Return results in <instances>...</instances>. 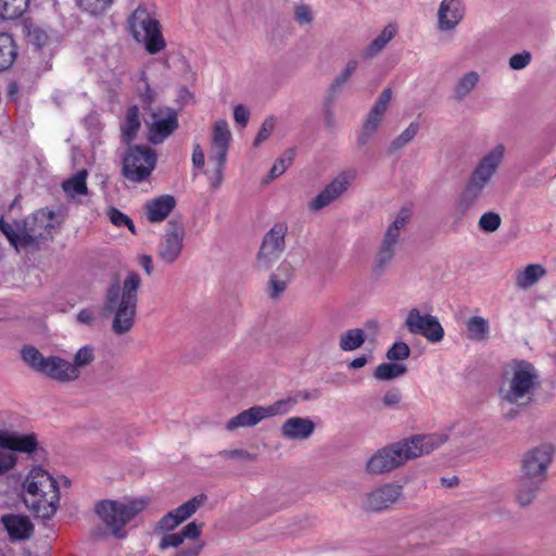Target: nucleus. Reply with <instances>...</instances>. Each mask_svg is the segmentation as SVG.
<instances>
[{
    "label": "nucleus",
    "instance_id": "obj_1",
    "mask_svg": "<svg viewBox=\"0 0 556 556\" xmlns=\"http://www.w3.org/2000/svg\"><path fill=\"white\" fill-rule=\"evenodd\" d=\"M446 440V434L431 433L415 435L390 444L378 450L367 460L366 470L372 475L389 472L409 459L431 453L444 444Z\"/></svg>",
    "mask_w": 556,
    "mask_h": 556
},
{
    "label": "nucleus",
    "instance_id": "obj_2",
    "mask_svg": "<svg viewBox=\"0 0 556 556\" xmlns=\"http://www.w3.org/2000/svg\"><path fill=\"white\" fill-rule=\"evenodd\" d=\"M554 450L543 444L526 452L516 480V501L521 507L531 505L547 480Z\"/></svg>",
    "mask_w": 556,
    "mask_h": 556
},
{
    "label": "nucleus",
    "instance_id": "obj_3",
    "mask_svg": "<svg viewBox=\"0 0 556 556\" xmlns=\"http://www.w3.org/2000/svg\"><path fill=\"white\" fill-rule=\"evenodd\" d=\"M539 386L540 376L532 363L511 359L503 369L498 396L508 404L526 406L533 401Z\"/></svg>",
    "mask_w": 556,
    "mask_h": 556
},
{
    "label": "nucleus",
    "instance_id": "obj_4",
    "mask_svg": "<svg viewBox=\"0 0 556 556\" xmlns=\"http://www.w3.org/2000/svg\"><path fill=\"white\" fill-rule=\"evenodd\" d=\"M138 276L131 273L124 281L123 287L114 282L108 289L102 307V315L114 313L112 329L117 334H123L131 329L137 308Z\"/></svg>",
    "mask_w": 556,
    "mask_h": 556
},
{
    "label": "nucleus",
    "instance_id": "obj_5",
    "mask_svg": "<svg viewBox=\"0 0 556 556\" xmlns=\"http://www.w3.org/2000/svg\"><path fill=\"white\" fill-rule=\"evenodd\" d=\"M23 502L37 517L50 519L60 502L58 482L41 467L33 468L23 483Z\"/></svg>",
    "mask_w": 556,
    "mask_h": 556
},
{
    "label": "nucleus",
    "instance_id": "obj_6",
    "mask_svg": "<svg viewBox=\"0 0 556 556\" xmlns=\"http://www.w3.org/2000/svg\"><path fill=\"white\" fill-rule=\"evenodd\" d=\"M94 510L104 526H98L94 529L93 535L98 538L106 535H113L117 539L125 538V526L137 514V509L134 505L110 500L99 502L96 505Z\"/></svg>",
    "mask_w": 556,
    "mask_h": 556
},
{
    "label": "nucleus",
    "instance_id": "obj_7",
    "mask_svg": "<svg viewBox=\"0 0 556 556\" xmlns=\"http://www.w3.org/2000/svg\"><path fill=\"white\" fill-rule=\"evenodd\" d=\"M138 129V108L134 105L128 110L122 126V142L128 146L122 159V173L125 178L136 182L139 181V146H130V142L136 138Z\"/></svg>",
    "mask_w": 556,
    "mask_h": 556
},
{
    "label": "nucleus",
    "instance_id": "obj_8",
    "mask_svg": "<svg viewBox=\"0 0 556 556\" xmlns=\"http://www.w3.org/2000/svg\"><path fill=\"white\" fill-rule=\"evenodd\" d=\"M54 218V212L39 210L21 222L22 248H37L42 241L51 239Z\"/></svg>",
    "mask_w": 556,
    "mask_h": 556
},
{
    "label": "nucleus",
    "instance_id": "obj_9",
    "mask_svg": "<svg viewBox=\"0 0 556 556\" xmlns=\"http://www.w3.org/2000/svg\"><path fill=\"white\" fill-rule=\"evenodd\" d=\"M146 126L148 141L162 144L178 128V113L169 106H156L151 109Z\"/></svg>",
    "mask_w": 556,
    "mask_h": 556
},
{
    "label": "nucleus",
    "instance_id": "obj_10",
    "mask_svg": "<svg viewBox=\"0 0 556 556\" xmlns=\"http://www.w3.org/2000/svg\"><path fill=\"white\" fill-rule=\"evenodd\" d=\"M288 227L283 223L275 224L264 236L257 253L256 264L260 269L267 270L280 257L286 249Z\"/></svg>",
    "mask_w": 556,
    "mask_h": 556
},
{
    "label": "nucleus",
    "instance_id": "obj_11",
    "mask_svg": "<svg viewBox=\"0 0 556 556\" xmlns=\"http://www.w3.org/2000/svg\"><path fill=\"white\" fill-rule=\"evenodd\" d=\"M186 230L180 217L172 218L159 244V258L165 264H173L181 255Z\"/></svg>",
    "mask_w": 556,
    "mask_h": 556
},
{
    "label": "nucleus",
    "instance_id": "obj_12",
    "mask_svg": "<svg viewBox=\"0 0 556 556\" xmlns=\"http://www.w3.org/2000/svg\"><path fill=\"white\" fill-rule=\"evenodd\" d=\"M405 327L409 333L421 336L431 343H438L444 338V329L438 317L431 314H421L416 307L407 313Z\"/></svg>",
    "mask_w": 556,
    "mask_h": 556
},
{
    "label": "nucleus",
    "instance_id": "obj_13",
    "mask_svg": "<svg viewBox=\"0 0 556 556\" xmlns=\"http://www.w3.org/2000/svg\"><path fill=\"white\" fill-rule=\"evenodd\" d=\"M505 148L497 144L485 154L471 173L466 186L482 193L484 187L490 182L504 159Z\"/></svg>",
    "mask_w": 556,
    "mask_h": 556
},
{
    "label": "nucleus",
    "instance_id": "obj_14",
    "mask_svg": "<svg viewBox=\"0 0 556 556\" xmlns=\"http://www.w3.org/2000/svg\"><path fill=\"white\" fill-rule=\"evenodd\" d=\"M143 13L146 16L141 17V46L149 55H157L167 47L163 28L160 21L141 7V14Z\"/></svg>",
    "mask_w": 556,
    "mask_h": 556
},
{
    "label": "nucleus",
    "instance_id": "obj_15",
    "mask_svg": "<svg viewBox=\"0 0 556 556\" xmlns=\"http://www.w3.org/2000/svg\"><path fill=\"white\" fill-rule=\"evenodd\" d=\"M206 501V495L193 496L177 508L165 514L156 523L155 531L165 532L174 530L185 520L190 518Z\"/></svg>",
    "mask_w": 556,
    "mask_h": 556
},
{
    "label": "nucleus",
    "instance_id": "obj_16",
    "mask_svg": "<svg viewBox=\"0 0 556 556\" xmlns=\"http://www.w3.org/2000/svg\"><path fill=\"white\" fill-rule=\"evenodd\" d=\"M402 493V486L399 484H383L366 495L364 508L370 511H381L393 505Z\"/></svg>",
    "mask_w": 556,
    "mask_h": 556
},
{
    "label": "nucleus",
    "instance_id": "obj_17",
    "mask_svg": "<svg viewBox=\"0 0 556 556\" xmlns=\"http://www.w3.org/2000/svg\"><path fill=\"white\" fill-rule=\"evenodd\" d=\"M350 180L351 176L348 173L339 174L309 202V210L319 211L332 203L348 190Z\"/></svg>",
    "mask_w": 556,
    "mask_h": 556
},
{
    "label": "nucleus",
    "instance_id": "obj_18",
    "mask_svg": "<svg viewBox=\"0 0 556 556\" xmlns=\"http://www.w3.org/2000/svg\"><path fill=\"white\" fill-rule=\"evenodd\" d=\"M464 14L460 0H442L438 10V28L442 31L454 29L464 18Z\"/></svg>",
    "mask_w": 556,
    "mask_h": 556
},
{
    "label": "nucleus",
    "instance_id": "obj_19",
    "mask_svg": "<svg viewBox=\"0 0 556 556\" xmlns=\"http://www.w3.org/2000/svg\"><path fill=\"white\" fill-rule=\"evenodd\" d=\"M0 445L7 446L9 451L15 454L33 453L38 447V440L35 433L22 434L16 431H0Z\"/></svg>",
    "mask_w": 556,
    "mask_h": 556
},
{
    "label": "nucleus",
    "instance_id": "obj_20",
    "mask_svg": "<svg viewBox=\"0 0 556 556\" xmlns=\"http://www.w3.org/2000/svg\"><path fill=\"white\" fill-rule=\"evenodd\" d=\"M315 430L313 420L306 417H290L280 428L281 435L288 440L303 441L308 439Z\"/></svg>",
    "mask_w": 556,
    "mask_h": 556
},
{
    "label": "nucleus",
    "instance_id": "obj_21",
    "mask_svg": "<svg viewBox=\"0 0 556 556\" xmlns=\"http://www.w3.org/2000/svg\"><path fill=\"white\" fill-rule=\"evenodd\" d=\"M41 374H45L59 381L75 380L79 376V370L72 363L58 356L47 357Z\"/></svg>",
    "mask_w": 556,
    "mask_h": 556
},
{
    "label": "nucleus",
    "instance_id": "obj_22",
    "mask_svg": "<svg viewBox=\"0 0 556 556\" xmlns=\"http://www.w3.org/2000/svg\"><path fill=\"white\" fill-rule=\"evenodd\" d=\"M2 523L11 541L27 540L34 532V525L27 516L5 515L2 517Z\"/></svg>",
    "mask_w": 556,
    "mask_h": 556
},
{
    "label": "nucleus",
    "instance_id": "obj_23",
    "mask_svg": "<svg viewBox=\"0 0 556 556\" xmlns=\"http://www.w3.org/2000/svg\"><path fill=\"white\" fill-rule=\"evenodd\" d=\"M176 206V199L170 194H162L146 202L147 218L151 223H160L166 219Z\"/></svg>",
    "mask_w": 556,
    "mask_h": 556
},
{
    "label": "nucleus",
    "instance_id": "obj_24",
    "mask_svg": "<svg viewBox=\"0 0 556 556\" xmlns=\"http://www.w3.org/2000/svg\"><path fill=\"white\" fill-rule=\"evenodd\" d=\"M481 193L475 189L465 186L451 208V217L454 224H460L469 214Z\"/></svg>",
    "mask_w": 556,
    "mask_h": 556
},
{
    "label": "nucleus",
    "instance_id": "obj_25",
    "mask_svg": "<svg viewBox=\"0 0 556 556\" xmlns=\"http://www.w3.org/2000/svg\"><path fill=\"white\" fill-rule=\"evenodd\" d=\"M231 134L228 124L224 119L215 123L212 136V151L210 156L227 157Z\"/></svg>",
    "mask_w": 556,
    "mask_h": 556
},
{
    "label": "nucleus",
    "instance_id": "obj_26",
    "mask_svg": "<svg viewBox=\"0 0 556 556\" xmlns=\"http://www.w3.org/2000/svg\"><path fill=\"white\" fill-rule=\"evenodd\" d=\"M412 217L409 207H401L394 220L388 226L381 243L396 249L401 230L405 228Z\"/></svg>",
    "mask_w": 556,
    "mask_h": 556
},
{
    "label": "nucleus",
    "instance_id": "obj_27",
    "mask_svg": "<svg viewBox=\"0 0 556 556\" xmlns=\"http://www.w3.org/2000/svg\"><path fill=\"white\" fill-rule=\"evenodd\" d=\"M412 217L409 207H401L394 220L388 226L381 243L396 249L401 230L405 228Z\"/></svg>",
    "mask_w": 556,
    "mask_h": 556
},
{
    "label": "nucleus",
    "instance_id": "obj_28",
    "mask_svg": "<svg viewBox=\"0 0 556 556\" xmlns=\"http://www.w3.org/2000/svg\"><path fill=\"white\" fill-rule=\"evenodd\" d=\"M292 276V266L288 262H282L276 273H273L268 280V292L270 298L277 299L286 290L287 283Z\"/></svg>",
    "mask_w": 556,
    "mask_h": 556
},
{
    "label": "nucleus",
    "instance_id": "obj_29",
    "mask_svg": "<svg viewBox=\"0 0 556 556\" xmlns=\"http://www.w3.org/2000/svg\"><path fill=\"white\" fill-rule=\"evenodd\" d=\"M262 420H264L262 406H252L230 418L226 424V429L233 431L238 428L253 427Z\"/></svg>",
    "mask_w": 556,
    "mask_h": 556
},
{
    "label": "nucleus",
    "instance_id": "obj_30",
    "mask_svg": "<svg viewBox=\"0 0 556 556\" xmlns=\"http://www.w3.org/2000/svg\"><path fill=\"white\" fill-rule=\"evenodd\" d=\"M396 34V27L392 24L387 25L381 33L374 38L362 52V58L372 59L379 54Z\"/></svg>",
    "mask_w": 556,
    "mask_h": 556
},
{
    "label": "nucleus",
    "instance_id": "obj_31",
    "mask_svg": "<svg viewBox=\"0 0 556 556\" xmlns=\"http://www.w3.org/2000/svg\"><path fill=\"white\" fill-rule=\"evenodd\" d=\"M157 162V152L149 146H141V191H148L144 185L151 186L149 178Z\"/></svg>",
    "mask_w": 556,
    "mask_h": 556
},
{
    "label": "nucleus",
    "instance_id": "obj_32",
    "mask_svg": "<svg viewBox=\"0 0 556 556\" xmlns=\"http://www.w3.org/2000/svg\"><path fill=\"white\" fill-rule=\"evenodd\" d=\"M546 275L545 268L540 264H529L523 270H519L516 275V285L521 289H528L535 285Z\"/></svg>",
    "mask_w": 556,
    "mask_h": 556
},
{
    "label": "nucleus",
    "instance_id": "obj_33",
    "mask_svg": "<svg viewBox=\"0 0 556 556\" xmlns=\"http://www.w3.org/2000/svg\"><path fill=\"white\" fill-rule=\"evenodd\" d=\"M467 338L471 341L482 342L489 339L490 324L482 316H471L466 321Z\"/></svg>",
    "mask_w": 556,
    "mask_h": 556
},
{
    "label": "nucleus",
    "instance_id": "obj_34",
    "mask_svg": "<svg viewBox=\"0 0 556 556\" xmlns=\"http://www.w3.org/2000/svg\"><path fill=\"white\" fill-rule=\"evenodd\" d=\"M17 56V50L13 38L0 33V72L12 66Z\"/></svg>",
    "mask_w": 556,
    "mask_h": 556
},
{
    "label": "nucleus",
    "instance_id": "obj_35",
    "mask_svg": "<svg viewBox=\"0 0 556 556\" xmlns=\"http://www.w3.org/2000/svg\"><path fill=\"white\" fill-rule=\"evenodd\" d=\"M358 67V61L355 59L350 60L344 70L333 79L328 88L327 101H332L338 93L341 92L343 86L349 81L352 75Z\"/></svg>",
    "mask_w": 556,
    "mask_h": 556
},
{
    "label": "nucleus",
    "instance_id": "obj_36",
    "mask_svg": "<svg viewBox=\"0 0 556 556\" xmlns=\"http://www.w3.org/2000/svg\"><path fill=\"white\" fill-rule=\"evenodd\" d=\"M365 341V331L361 328H352L340 336L339 346L344 352H351L361 348Z\"/></svg>",
    "mask_w": 556,
    "mask_h": 556
},
{
    "label": "nucleus",
    "instance_id": "obj_37",
    "mask_svg": "<svg viewBox=\"0 0 556 556\" xmlns=\"http://www.w3.org/2000/svg\"><path fill=\"white\" fill-rule=\"evenodd\" d=\"M407 371L404 364L399 363H381L374 370V377L380 381H390L396 379Z\"/></svg>",
    "mask_w": 556,
    "mask_h": 556
},
{
    "label": "nucleus",
    "instance_id": "obj_38",
    "mask_svg": "<svg viewBox=\"0 0 556 556\" xmlns=\"http://www.w3.org/2000/svg\"><path fill=\"white\" fill-rule=\"evenodd\" d=\"M29 5V0H0V18L16 20Z\"/></svg>",
    "mask_w": 556,
    "mask_h": 556
},
{
    "label": "nucleus",
    "instance_id": "obj_39",
    "mask_svg": "<svg viewBox=\"0 0 556 556\" xmlns=\"http://www.w3.org/2000/svg\"><path fill=\"white\" fill-rule=\"evenodd\" d=\"M86 179L87 170H79L76 175H74L73 177H71L70 179L65 180L62 184L64 192L72 198H75L77 195H86L88 192Z\"/></svg>",
    "mask_w": 556,
    "mask_h": 556
},
{
    "label": "nucleus",
    "instance_id": "obj_40",
    "mask_svg": "<svg viewBox=\"0 0 556 556\" xmlns=\"http://www.w3.org/2000/svg\"><path fill=\"white\" fill-rule=\"evenodd\" d=\"M478 81L479 75L477 72L470 71L463 75L454 88L455 100L463 101L476 88Z\"/></svg>",
    "mask_w": 556,
    "mask_h": 556
},
{
    "label": "nucleus",
    "instance_id": "obj_41",
    "mask_svg": "<svg viewBox=\"0 0 556 556\" xmlns=\"http://www.w3.org/2000/svg\"><path fill=\"white\" fill-rule=\"evenodd\" d=\"M296 403L298 400L295 397L288 396L286 399L276 401L271 405L262 406V414L264 415V419L278 415H286L293 409Z\"/></svg>",
    "mask_w": 556,
    "mask_h": 556
},
{
    "label": "nucleus",
    "instance_id": "obj_42",
    "mask_svg": "<svg viewBox=\"0 0 556 556\" xmlns=\"http://www.w3.org/2000/svg\"><path fill=\"white\" fill-rule=\"evenodd\" d=\"M381 121L382 116L376 115L369 111L367 118L362 127V131L357 138V143L359 147L365 146L369 142L370 138L378 130Z\"/></svg>",
    "mask_w": 556,
    "mask_h": 556
},
{
    "label": "nucleus",
    "instance_id": "obj_43",
    "mask_svg": "<svg viewBox=\"0 0 556 556\" xmlns=\"http://www.w3.org/2000/svg\"><path fill=\"white\" fill-rule=\"evenodd\" d=\"M419 130V125L415 122L410 123L406 129H404L396 138L392 140L389 146L388 152L393 154L397 150L405 147L410 142Z\"/></svg>",
    "mask_w": 556,
    "mask_h": 556
},
{
    "label": "nucleus",
    "instance_id": "obj_44",
    "mask_svg": "<svg viewBox=\"0 0 556 556\" xmlns=\"http://www.w3.org/2000/svg\"><path fill=\"white\" fill-rule=\"evenodd\" d=\"M295 157V149H287L283 154L278 157L269 170V177L275 179L281 176L293 163Z\"/></svg>",
    "mask_w": 556,
    "mask_h": 556
},
{
    "label": "nucleus",
    "instance_id": "obj_45",
    "mask_svg": "<svg viewBox=\"0 0 556 556\" xmlns=\"http://www.w3.org/2000/svg\"><path fill=\"white\" fill-rule=\"evenodd\" d=\"M395 254V249L392 247H388L384 244H380L376 257H375V266L374 271L377 275L382 274L387 267L390 265L391 261L393 260Z\"/></svg>",
    "mask_w": 556,
    "mask_h": 556
},
{
    "label": "nucleus",
    "instance_id": "obj_46",
    "mask_svg": "<svg viewBox=\"0 0 556 556\" xmlns=\"http://www.w3.org/2000/svg\"><path fill=\"white\" fill-rule=\"evenodd\" d=\"M22 359L28 364L33 369L41 372L46 364L47 357L34 346H24L21 352Z\"/></svg>",
    "mask_w": 556,
    "mask_h": 556
},
{
    "label": "nucleus",
    "instance_id": "obj_47",
    "mask_svg": "<svg viewBox=\"0 0 556 556\" xmlns=\"http://www.w3.org/2000/svg\"><path fill=\"white\" fill-rule=\"evenodd\" d=\"M0 230L8 238L10 243L14 245L16 249L22 248V225L21 222L10 224L5 222L3 218H0Z\"/></svg>",
    "mask_w": 556,
    "mask_h": 556
},
{
    "label": "nucleus",
    "instance_id": "obj_48",
    "mask_svg": "<svg viewBox=\"0 0 556 556\" xmlns=\"http://www.w3.org/2000/svg\"><path fill=\"white\" fill-rule=\"evenodd\" d=\"M208 160L214 165L210 175L211 186L216 190L222 185L227 157L219 159L218 156H210Z\"/></svg>",
    "mask_w": 556,
    "mask_h": 556
},
{
    "label": "nucleus",
    "instance_id": "obj_49",
    "mask_svg": "<svg viewBox=\"0 0 556 556\" xmlns=\"http://www.w3.org/2000/svg\"><path fill=\"white\" fill-rule=\"evenodd\" d=\"M502 218L500 214L495 212H486L479 218L478 226L484 232H494L500 228Z\"/></svg>",
    "mask_w": 556,
    "mask_h": 556
},
{
    "label": "nucleus",
    "instance_id": "obj_50",
    "mask_svg": "<svg viewBox=\"0 0 556 556\" xmlns=\"http://www.w3.org/2000/svg\"><path fill=\"white\" fill-rule=\"evenodd\" d=\"M410 355V349L407 343L399 341L394 342L392 346L387 351V358L391 362L405 361Z\"/></svg>",
    "mask_w": 556,
    "mask_h": 556
},
{
    "label": "nucleus",
    "instance_id": "obj_51",
    "mask_svg": "<svg viewBox=\"0 0 556 556\" xmlns=\"http://www.w3.org/2000/svg\"><path fill=\"white\" fill-rule=\"evenodd\" d=\"M108 215L112 224H114L115 226H127L134 235L136 233V227L132 220L127 215L122 213L119 210L111 207L108 212Z\"/></svg>",
    "mask_w": 556,
    "mask_h": 556
},
{
    "label": "nucleus",
    "instance_id": "obj_52",
    "mask_svg": "<svg viewBox=\"0 0 556 556\" xmlns=\"http://www.w3.org/2000/svg\"><path fill=\"white\" fill-rule=\"evenodd\" d=\"M16 455L7 446L0 445V476L10 471L16 464Z\"/></svg>",
    "mask_w": 556,
    "mask_h": 556
},
{
    "label": "nucleus",
    "instance_id": "obj_53",
    "mask_svg": "<svg viewBox=\"0 0 556 556\" xmlns=\"http://www.w3.org/2000/svg\"><path fill=\"white\" fill-rule=\"evenodd\" d=\"M392 98V91L390 88H386L377 101L375 102L374 106L371 108L370 112H372L376 115L382 116L387 112L388 105Z\"/></svg>",
    "mask_w": 556,
    "mask_h": 556
},
{
    "label": "nucleus",
    "instance_id": "obj_54",
    "mask_svg": "<svg viewBox=\"0 0 556 556\" xmlns=\"http://www.w3.org/2000/svg\"><path fill=\"white\" fill-rule=\"evenodd\" d=\"M112 2L113 0H83V5L90 14L99 15L105 12Z\"/></svg>",
    "mask_w": 556,
    "mask_h": 556
},
{
    "label": "nucleus",
    "instance_id": "obj_55",
    "mask_svg": "<svg viewBox=\"0 0 556 556\" xmlns=\"http://www.w3.org/2000/svg\"><path fill=\"white\" fill-rule=\"evenodd\" d=\"M93 349L90 346L80 348L74 356V363L76 369L89 365L93 361Z\"/></svg>",
    "mask_w": 556,
    "mask_h": 556
},
{
    "label": "nucleus",
    "instance_id": "obj_56",
    "mask_svg": "<svg viewBox=\"0 0 556 556\" xmlns=\"http://www.w3.org/2000/svg\"><path fill=\"white\" fill-rule=\"evenodd\" d=\"M531 53L528 51H523L521 53H516L509 59V66L511 70L520 71L526 68L531 62Z\"/></svg>",
    "mask_w": 556,
    "mask_h": 556
},
{
    "label": "nucleus",
    "instance_id": "obj_57",
    "mask_svg": "<svg viewBox=\"0 0 556 556\" xmlns=\"http://www.w3.org/2000/svg\"><path fill=\"white\" fill-rule=\"evenodd\" d=\"M184 543L180 532L164 534L159 543V548L164 551L168 547H178Z\"/></svg>",
    "mask_w": 556,
    "mask_h": 556
},
{
    "label": "nucleus",
    "instance_id": "obj_58",
    "mask_svg": "<svg viewBox=\"0 0 556 556\" xmlns=\"http://www.w3.org/2000/svg\"><path fill=\"white\" fill-rule=\"evenodd\" d=\"M274 126L275 125H274L273 118L265 119L264 123L261 126V129L258 130V134H257L253 144L255 147H257L262 142L267 140L269 138V136L271 135L273 130H274Z\"/></svg>",
    "mask_w": 556,
    "mask_h": 556
},
{
    "label": "nucleus",
    "instance_id": "obj_59",
    "mask_svg": "<svg viewBox=\"0 0 556 556\" xmlns=\"http://www.w3.org/2000/svg\"><path fill=\"white\" fill-rule=\"evenodd\" d=\"M202 523H197L195 521H192L181 529L180 534L184 538V540H195L200 536L202 532Z\"/></svg>",
    "mask_w": 556,
    "mask_h": 556
},
{
    "label": "nucleus",
    "instance_id": "obj_60",
    "mask_svg": "<svg viewBox=\"0 0 556 556\" xmlns=\"http://www.w3.org/2000/svg\"><path fill=\"white\" fill-rule=\"evenodd\" d=\"M402 401V393L399 389H391L382 396V403L386 407H393Z\"/></svg>",
    "mask_w": 556,
    "mask_h": 556
},
{
    "label": "nucleus",
    "instance_id": "obj_61",
    "mask_svg": "<svg viewBox=\"0 0 556 556\" xmlns=\"http://www.w3.org/2000/svg\"><path fill=\"white\" fill-rule=\"evenodd\" d=\"M249 117L250 112L243 104H238L235 106L233 118L239 125L245 127L249 122Z\"/></svg>",
    "mask_w": 556,
    "mask_h": 556
},
{
    "label": "nucleus",
    "instance_id": "obj_62",
    "mask_svg": "<svg viewBox=\"0 0 556 556\" xmlns=\"http://www.w3.org/2000/svg\"><path fill=\"white\" fill-rule=\"evenodd\" d=\"M295 20L303 24L309 23L313 18L312 11L308 5H298L294 12Z\"/></svg>",
    "mask_w": 556,
    "mask_h": 556
},
{
    "label": "nucleus",
    "instance_id": "obj_63",
    "mask_svg": "<svg viewBox=\"0 0 556 556\" xmlns=\"http://www.w3.org/2000/svg\"><path fill=\"white\" fill-rule=\"evenodd\" d=\"M137 13L138 9L132 11V13L127 18L126 27L134 37V39L136 41H139V30L137 29Z\"/></svg>",
    "mask_w": 556,
    "mask_h": 556
},
{
    "label": "nucleus",
    "instance_id": "obj_64",
    "mask_svg": "<svg viewBox=\"0 0 556 556\" xmlns=\"http://www.w3.org/2000/svg\"><path fill=\"white\" fill-rule=\"evenodd\" d=\"M204 162H205V156L202 151V148L199 143H195L193 146V151H192V164L197 168H202L204 166Z\"/></svg>",
    "mask_w": 556,
    "mask_h": 556
}]
</instances>
